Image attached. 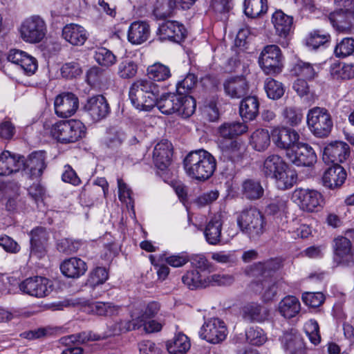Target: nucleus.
I'll list each match as a JSON object with an SVG mask.
<instances>
[{
    "label": "nucleus",
    "mask_w": 354,
    "mask_h": 354,
    "mask_svg": "<svg viewBox=\"0 0 354 354\" xmlns=\"http://www.w3.org/2000/svg\"><path fill=\"white\" fill-rule=\"evenodd\" d=\"M280 267L279 260L271 259L256 263L251 268V275L257 279L251 283V288L256 293L261 294L265 302L272 301L277 294V282L272 275Z\"/></svg>",
    "instance_id": "obj_1"
},
{
    "label": "nucleus",
    "mask_w": 354,
    "mask_h": 354,
    "mask_svg": "<svg viewBox=\"0 0 354 354\" xmlns=\"http://www.w3.org/2000/svg\"><path fill=\"white\" fill-rule=\"evenodd\" d=\"M182 164L187 177L198 182L209 179L216 168L215 158L204 149L189 152L183 159Z\"/></svg>",
    "instance_id": "obj_2"
},
{
    "label": "nucleus",
    "mask_w": 354,
    "mask_h": 354,
    "mask_svg": "<svg viewBox=\"0 0 354 354\" xmlns=\"http://www.w3.org/2000/svg\"><path fill=\"white\" fill-rule=\"evenodd\" d=\"M129 96L137 109L149 111L156 105L160 97L159 87L151 80H137L129 88Z\"/></svg>",
    "instance_id": "obj_3"
},
{
    "label": "nucleus",
    "mask_w": 354,
    "mask_h": 354,
    "mask_svg": "<svg viewBox=\"0 0 354 354\" xmlns=\"http://www.w3.org/2000/svg\"><path fill=\"white\" fill-rule=\"evenodd\" d=\"M240 230L251 241H257L264 233L266 221L263 214L256 207L241 210L236 217Z\"/></svg>",
    "instance_id": "obj_4"
},
{
    "label": "nucleus",
    "mask_w": 354,
    "mask_h": 354,
    "mask_svg": "<svg viewBox=\"0 0 354 354\" xmlns=\"http://www.w3.org/2000/svg\"><path fill=\"white\" fill-rule=\"evenodd\" d=\"M234 277L232 274H201L198 272L185 273L182 277L183 283L190 290L205 288L209 286H227L232 285Z\"/></svg>",
    "instance_id": "obj_5"
},
{
    "label": "nucleus",
    "mask_w": 354,
    "mask_h": 354,
    "mask_svg": "<svg viewBox=\"0 0 354 354\" xmlns=\"http://www.w3.org/2000/svg\"><path fill=\"white\" fill-rule=\"evenodd\" d=\"M306 120L309 129L317 138L327 137L333 125L328 111L319 106L313 107L308 111Z\"/></svg>",
    "instance_id": "obj_6"
},
{
    "label": "nucleus",
    "mask_w": 354,
    "mask_h": 354,
    "mask_svg": "<svg viewBox=\"0 0 354 354\" xmlns=\"http://www.w3.org/2000/svg\"><path fill=\"white\" fill-rule=\"evenodd\" d=\"M21 39L26 43L37 44L42 41L47 32L45 21L38 15L25 19L18 28Z\"/></svg>",
    "instance_id": "obj_7"
},
{
    "label": "nucleus",
    "mask_w": 354,
    "mask_h": 354,
    "mask_svg": "<svg viewBox=\"0 0 354 354\" xmlns=\"http://www.w3.org/2000/svg\"><path fill=\"white\" fill-rule=\"evenodd\" d=\"M51 133L61 142H74L84 136L85 127L80 120L60 121L52 127Z\"/></svg>",
    "instance_id": "obj_8"
},
{
    "label": "nucleus",
    "mask_w": 354,
    "mask_h": 354,
    "mask_svg": "<svg viewBox=\"0 0 354 354\" xmlns=\"http://www.w3.org/2000/svg\"><path fill=\"white\" fill-rule=\"evenodd\" d=\"M259 63L265 73H279L283 68V55L279 47L274 44L266 46L260 54Z\"/></svg>",
    "instance_id": "obj_9"
},
{
    "label": "nucleus",
    "mask_w": 354,
    "mask_h": 354,
    "mask_svg": "<svg viewBox=\"0 0 354 354\" xmlns=\"http://www.w3.org/2000/svg\"><path fill=\"white\" fill-rule=\"evenodd\" d=\"M271 137L275 146L286 151V154L293 151L300 142L298 132L289 127L276 128L272 130Z\"/></svg>",
    "instance_id": "obj_10"
},
{
    "label": "nucleus",
    "mask_w": 354,
    "mask_h": 354,
    "mask_svg": "<svg viewBox=\"0 0 354 354\" xmlns=\"http://www.w3.org/2000/svg\"><path fill=\"white\" fill-rule=\"evenodd\" d=\"M20 290L30 296L42 298L48 296L53 290L52 282L46 277H29L19 284Z\"/></svg>",
    "instance_id": "obj_11"
},
{
    "label": "nucleus",
    "mask_w": 354,
    "mask_h": 354,
    "mask_svg": "<svg viewBox=\"0 0 354 354\" xmlns=\"http://www.w3.org/2000/svg\"><path fill=\"white\" fill-rule=\"evenodd\" d=\"M347 236H338L333 241L334 259L342 265H348L353 259V252L349 237L354 236V230L346 231Z\"/></svg>",
    "instance_id": "obj_12"
},
{
    "label": "nucleus",
    "mask_w": 354,
    "mask_h": 354,
    "mask_svg": "<svg viewBox=\"0 0 354 354\" xmlns=\"http://www.w3.org/2000/svg\"><path fill=\"white\" fill-rule=\"evenodd\" d=\"M199 333L201 338L210 343L218 344L225 339L227 328L222 320L213 318L204 323Z\"/></svg>",
    "instance_id": "obj_13"
},
{
    "label": "nucleus",
    "mask_w": 354,
    "mask_h": 354,
    "mask_svg": "<svg viewBox=\"0 0 354 354\" xmlns=\"http://www.w3.org/2000/svg\"><path fill=\"white\" fill-rule=\"evenodd\" d=\"M286 158L299 167H310L317 162V155L313 149L303 142H299L293 151L287 153Z\"/></svg>",
    "instance_id": "obj_14"
},
{
    "label": "nucleus",
    "mask_w": 354,
    "mask_h": 354,
    "mask_svg": "<svg viewBox=\"0 0 354 354\" xmlns=\"http://www.w3.org/2000/svg\"><path fill=\"white\" fill-rule=\"evenodd\" d=\"M54 107L58 117L69 118L75 113L79 107L78 97L72 93H62L55 97Z\"/></svg>",
    "instance_id": "obj_15"
},
{
    "label": "nucleus",
    "mask_w": 354,
    "mask_h": 354,
    "mask_svg": "<svg viewBox=\"0 0 354 354\" xmlns=\"http://www.w3.org/2000/svg\"><path fill=\"white\" fill-rule=\"evenodd\" d=\"M84 111L90 115L92 120L100 121L105 118L110 112L109 105L106 98L102 95L89 97L84 105Z\"/></svg>",
    "instance_id": "obj_16"
},
{
    "label": "nucleus",
    "mask_w": 354,
    "mask_h": 354,
    "mask_svg": "<svg viewBox=\"0 0 354 354\" xmlns=\"http://www.w3.org/2000/svg\"><path fill=\"white\" fill-rule=\"evenodd\" d=\"M293 197L298 201L300 207L307 212H314L322 202L321 194L315 190L297 189Z\"/></svg>",
    "instance_id": "obj_17"
},
{
    "label": "nucleus",
    "mask_w": 354,
    "mask_h": 354,
    "mask_svg": "<svg viewBox=\"0 0 354 354\" xmlns=\"http://www.w3.org/2000/svg\"><path fill=\"white\" fill-rule=\"evenodd\" d=\"M174 148L172 144L167 140L157 143L153 151V162L159 169L164 171L171 164Z\"/></svg>",
    "instance_id": "obj_18"
},
{
    "label": "nucleus",
    "mask_w": 354,
    "mask_h": 354,
    "mask_svg": "<svg viewBox=\"0 0 354 354\" xmlns=\"http://www.w3.org/2000/svg\"><path fill=\"white\" fill-rule=\"evenodd\" d=\"M348 156L349 147L343 142H331L324 147L323 151V160L327 163L342 162Z\"/></svg>",
    "instance_id": "obj_19"
},
{
    "label": "nucleus",
    "mask_w": 354,
    "mask_h": 354,
    "mask_svg": "<svg viewBox=\"0 0 354 354\" xmlns=\"http://www.w3.org/2000/svg\"><path fill=\"white\" fill-rule=\"evenodd\" d=\"M8 59L12 63L19 66L26 73L29 75L33 74L37 69V62L36 59L27 53L20 50H10Z\"/></svg>",
    "instance_id": "obj_20"
},
{
    "label": "nucleus",
    "mask_w": 354,
    "mask_h": 354,
    "mask_svg": "<svg viewBox=\"0 0 354 354\" xmlns=\"http://www.w3.org/2000/svg\"><path fill=\"white\" fill-rule=\"evenodd\" d=\"M21 158L24 163L22 169L28 171L32 177L38 178L42 175L46 167L44 151H34L28 156L27 159L25 160L24 156H21Z\"/></svg>",
    "instance_id": "obj_21"
},
{
    "label": "nucleus",
    "mask_w": 354,
    "mask_h": 354,
    "mask_svg": "<svg viewBox=\"0 0 354 354\" xmlns=\"http://www.w3.org/2000/svg\"><path fill=\"white\" fill-rule=\"evenodd\" d=\"M62 38L73 46H82L88 38L85 28L77 24H68L62 28Z\"/></svg>",
    "instance_id": "obj_22"
},
{
    "label": "nucleus",
    "mask_w": 354,
    "mask_h": 354,
    "mask_svg": "<svg viewBox=\"0 0 354 354\" xmlns=\"http://www.w3.org/2000/svg\"><path fill=\"white\" fill-rule=\"evenodd\" d=\"M283 349L288 354H303L305 344L299 334L291 330L285 332L279 338Z\"/></svg>",
    "instance_id": "obj_23"
},
{
    "label": "nucleus",
    "mask_w": 354,
    "mask_h": 354,
    "mask_svg": "<svg viewBox=\"0 0 354 354\" xmlns=\"http://www.w3.org/2000/svg\"><path fill=\"white\" fill-rule=\"evenodd\" d=\"M225 93L232 98H241L245 95L249 90L248 83L243 77H233L223 83Z\"/></svg>",
    "instance_id": "obj_24"
},
{
    "label": "nucleus",
    "mask_w": 354,
    "mask_h": 354,
    "mask_svg": "<svg viewBox=\"0 0 354 354\" xmlns=\"http://www.w3.org/2000/svg\"><path fill=\"white\" fill-rule=\"evenodd\" d=\"M23 159L19 155H12L5 151L0 155V176H8L19 171L23 167Z\"/></svg>",
    "instance_id": "obj_25"
},
{
    "label": "nucleus",
    "mask_w": 354,
    "mask_h": 354,
    "mask_svg": "<svg viewBox=\"0 0 354 354\" xmlns=\"http://www.w3.org/2000/svg\"><path fill=\"white\" fill-rule=\"evenodd\" d=\"M346 174L342 167L335 164L325 171L322 177L323 185L329 189L339 187L344 183Z\"/></svg>",
    "instance_id": "obj_26"
},
{
    "label": "nucleus",
    "mask_w": 354,
    "mask_h": 354,
    "mask_svg": "<svg viewBox=\"0 0 354 354\" xmlns=\"http://www.w3.org/2000/svg\"><path fill=\"white\" fill-rule=\"evenodd\" d=\"M60 268L62 273L68 278H78L87 270L86 263L76 257L65 260L61 264Z\"/></svg>",
    "instance_id": "obj_27"
},
{
    "label": "nucleus",
    "mask_w": 354,
    "mask_h": 354,
    "mask_svg": "<svg viewBox=\"0 0 354 354\" xmlns=\"http://www.w3.org/2000/svg\"><path fill=\"white\" fill-rule=\"evenodd\" d=\"M150 35L149 26L144 21L133 22L128 30V40L133 44H141Z\"/></svg>",
    "instance_id": "obj_28"
},
{
    "label": "nucleus",
    "mask_w": 354,
    "mask_h": 354,
    "mask_svg": "<svg viewBox=\"0 0 354 354\" xmlns=\"http://www.w3.org/2000/svg\"><path fill=\"white\" fill-rule=\"evenodd\" d=\"M243 318L250 322H262L267 319L268 311L257 303H249L242 308Z\"/></svg>",
    "instance_id": "obj_29"
},
{
    "label": "nucleus",
    "mask_w": 354,
    "mask_h": 354,
    "mask_svg": "<svg viewBox=\"0 0 354 354\" xmlns=\"http://www.w3.org/2000/svg\"><path fill=\"white\" fill-rule=\"evenodd\" d=\"M288 165L279 155H269L263 161L261 171L267 178H272Z\"/></svg>",
    "instance_id": "obj_30"
},
{
    "label": "nucleus",
    "mask_w": 354,
    "mask_h": 354,
    "mask_svg": "<svg viewBox=\"0 0 354 354\" xmlns=\"http://www.w3.org/2000/svg\"><path fill=\"white\" fill-rule=\"evenodd\" d=\"M272 22L277 34L281 37H286L292 30L293 18L281 10H277L272 15Z\"/></svg>",
    "instance_id": "obj_31"
},
{
    "label": "nucleus",
    "mask_w": 354,
    "mask_h": 354,
    "mask_svg": "<svg viewBox=\"0 0 354 354\" xmlns=\"http://www.w3.org/2000/svg\"><path fill=\"white\" fill-rule=\"evenodd\" d=\"M223 221L221 214L214 215L207 223L204 234L206 241L211 245H216L221 241Z\"/></svg>",
    "instance_id": "obj_32"
},
{
    "label": "nucleus",
    "mask_w": 354,
    "mask_h": 354,
    "mask_svg": "<svg viewBox=\"0 0 354 354\" xmlns=\"http://www.w3.org/2000/svg\"><path fill=\"white\" fill-rule=\"evenodd\" d=\"M259 102L257 97H245L240 104L239 113L245 120H253L259 114Z\"/></svg>",
    "instance_id": "obj_33"
},
{
    "label": "nucleus",
    "mask_w": 354,
    "mask_h": 354,
    "mask_svg": "<svg viewBox=\"0 0 354 354\" xmlns=\"http://www.w3.org/2000/svg\"><path fill=\"white\" fill-rule=\"evenodd\" d=\"M297 175L295 171L290 169L288 165L283 169L274 178L275 184L279 189L285 190L291 188L295 184Z\"/></svg>",
    "instance_id": "obj_34"
},
{
    "label": "nucleus",
    "mask_w": 354,
    "mask_h": 354,
    "mask_svg": "<svg viewBox=\"0 0 354 354\" xmlns=\"http://www.w3.org/2000/svg\"><path fill=\"white\" fill-rule=\"evenodd\" d=\"M300 310V302L294 296L284 297L279 304V311L286 318H292Z\"/></svg>",
    "instance_id": "obj_35"
},
{
    "label": "nucleus",
    "mask_w": 354,
    "mask_h": 354,
    "mask_svg": "<svg viewBox=\"0 0 354 354\" xmlns=\"http://www.w3.org/2000/svg\"><path fill=\"white\" fill-rule=\"evenodd\" d=\"M248 129V126L243 122H225L219 127L218 133L221 137L232 140L234 137L245 133Z\"/></svg>",
    "instance_id": "obj_36"
},
{
    "label": "nucleus",
    "mask_w": 354,
    "mask_h": 354,
    "mask_svg": "<svg viewBox=\"0 0 354 354\" xmlns=\"http://www.w3.org/2000/svg\"><path fill=\"white\" fill-rule=\"evenodd\" d=\"M264 189L260 181L254 179H247L242 184V194L249 200H257L263 195Z\"/></svg>",
    "instance_id": "obj_37"
},
{
    "label": "nucleus",
    "mask_w": 354,
    "mask_h": 354,
    "mask_svg": "<svg viewBox=\"0 0 354 354\" xmlns=\"http://www.w3.org/2000/svg\"><path fill=\"white\" fill-rule=\"evenodd\" d=\"M330 74L334 80L353 79L354 77V64L333 63L330 66Z\"/></svg>",
    "instance_id": "obj_38"
},
{
    "label": "nucleus",
    "mask_w": 354,
    "mask_h": 354,
    "mask_svg": "<svg viewBox=\"0 0 354 354\" xmlns=\"http://www.w3.org/2000/svg\"><path fill=\"white\" fill-rule=\"evenodd\" d=\"M270 138L272 137L268 130L259 129L251 135L250 144L255 150L263 151L270 145Z\"/></svg>",
    "instance_id": "obj_39"
},
{
    "label": "nucleus",
    "mask_w": 354,
    "mask_h": 354,
    "mask_svg": "<svg viewBox=\"0 0 354 354\" xmlns=\"http://www.w3.org/2000/svg\"><path fill=\"white\" fill-rule=\"evenodd\" d=\"M348 12L347 11H334L328 16L330 24L338 32H348L351 30Z\"/></svg>",
    "instance_id": "obj_40"
},
{
    "label": "nucleus",
    "mask_w": 354,
    "mask_h": 354,
    "mask_svg": "<svg viewBox=\"0 0 354 354\" xmlns=\"http://www.w3.org/2000/svg\"><path fill=\"white\" fill-rule=\"evenodd\" d=\"M291 71L295 75L306 80H313L317 74L314 65L301 60H299L293 66Z\"/></svg>",
    "instance_id": "obj_41"
},
{
    "label": "nucleus",
    "mask_w": 354,
    "mask_h": 354,
    "mask_svg": "<svg viewBox=\"0 0 354 354\" xmlns=\"http://www.w3.org/2000/svg\"><path fill=\"white\" fill-rule=\"evenodd\" d=\"M267 0H245L244 12L251 18H256L267 12Z\"/></svg>",
    "instance_id": "obj_42"
},
{
    "label": "nucleus",
    "mask_w": 354,
    "mask_h": 354,
    "mask_svg": "<svg viewBox=\"0 0 354 354\" xmlns=\"http://www.w3.org/2000/svg\"><path fill=\"white\" fill-rule=\"evenodd\" d=\"M191 264L195 269L186 273L198 272L201 274L210 275L214 270V266L203 254H196L191 257Z\"/></svg>",
    "instance_id": "obj_43"
},
{
    "label": "nucleus",
    "mask_w": 354,
    "mask_h": 354,
    "mask_svg": "<svg viewBox=\"0 0 354 354\" xmlns=\"http://www.w3.org/2000/svg\"><path fill=\"white\" fill-rule=\"evenodd\" d=\"M196 101L193 97L183 94L178 95V115L187 118L191 116L196 109Z\"/></svg>",
    "instance_id": "obj_44"
},
{
    "label": "nucleus",
    "mask_w": 354,
    "mask_h": 354,
    "mask_svg": "<svg viewBox=\"0 0 354 354\" xmlns=\"http://www.w3.org/2000/svg\"><path fill=\"white\" fill-rule=\"evenodd\" d=\"M284 122L291 127L298 126L303 120V113L301 109L295 106H286L282 111Z\"/></svg>",
    "instance_id": "obj_45"
},
{
    "label": "nucleus",
    "mask_w": 354,
    "mask_h": 354,
    "mask_svg": "<svg viewBox=\"0 0 354 354\" xmlns=\"http://www.w3.org/2000/svg\"><path fill=\"white\" fill-rule=\"evenodd\" d=\"M177 97L175 93H169L162 95L160 100H157V106L158 109L165 115H170L176 111V105L177 104L175 101Z\"/></svg>",
    "instance_id": "obj_46"
},
{
    "label": "nucleus",
    "mask_w": 354,
    "mask_h": 354,
    "mask_svg": "<svg viewBox=\"0 0 354 354\" xmlns=\"http://www.w3.org/2000/svg\"><path fill=\"white\" fill-rule=\"evenodd\" d=\"M264 88L269 98L278 100L284 94L282 84L271 77H268L264 82Z\"/></svg>",
    "instance_id": "obj_47"
},
{
    "label": "nucleus",
    "mask_w": 354,
    "mask_h": 354,
    "mask_svg": "<svg viewBox=\"0 0 354 354\" xmlns=\"http://www.w3.org/2000/svg\"><path fill=\"white\" fill-rule=\"evenodd\" d=\"M147 75L154 81H163L171 76V73L167 66L160 63H155L147 68Z\"/></svg>",
    "instance_id": "obj_48"
},
{
    "label": "nucleus",
    "mask_w": 354,
    "mask_h": 354,
    "mask_svg": "<svg viewBox=\"0 0 354 354\" xmlns=\"http://www.w3.org/2000/svg\"><path fill=\"white\" fill-rule=\"evenodd\" d=\"M61 328L58 327L46 326L35 330L24 332L21 336L26 339L32 340L57 334Z\"/></svg>",
    "instance_id": "obj_49"
},
{
    "label": "nucleus",
    "mask_w": 354,
    "mask_h": 354,
    "mask_svg": "<svg viewBox=\"0 0 354 354\" xmlns=\"http://www.w3.org/2000/svg\"><path fill=\"white\" fill-rule=\"evenodd\" d=\"M354 52V39L345 37L336 44L334 53L337 57H346Z\"/></svg>",
    "instance_id": "obj_50"
},
{
    "label": "nucleus",
    "mask_w": 354,
    "mask_h": 354,
    "mask_svg": "<svg viewBox=\"0 0 354 354\" xmlns=\"http://www.w3.org/2000/svg\"><path fill=\"white\" fill-rule=\"evenodd\" d=\"M95 60L101 66L109 67L116 62L115 55L106 48H100L95 52Z\"/></svg>",
    "instance_id": "obj_51"
},
{
    "label": "nucleus",
    "mask_w": 354,
    "mask_h": 354,
    "mask_svg": "<svg viewBox=\"0 0 354 354\" xmlns=\"http://www.w3.org/2000/svg\"><path fill=\"white\" fill-rule=\"evenodd\" d=\"M177 25L175 21L168 20L160 26L158 33L161 41L169 40L176 42V28Z\"/></svg>",
    "instance_id": "obj_52"
},
{
    "label": "nucleus",
    "mask_w": 354,
    "mask_h": 354,
    "mask_svg": "<svg viewBox=\"0 0 354 354\" xmlns=\"http://www.w3.org/2000/svg\"><path fill=\"white\" fill-rule=\"evenodd\" d=\"M222 150L230 156L231 158H239L244 150L243 146L237 140H228L221 142Z\"/></svg>",
    "instance_id": "obj_53"
},
{
    "label": "nucleus",
    "mask_w": 354,
    "mask_h": 354,
    "mask_svg": "<svg viewBox=\"0 0 354 354\" xmlns=\"http://www.w3.org/2000/svg\"><path fill=\"white\" fill-rule=\"evenodd\" d=\"M330 36L329 34L321 30H314L311 32L307 39L306 44L313 49L318 48L329 41Z\"/></svg>",
    "instance_id": "obj_54"
},
{
    "label": "nucleus",
    "mask_w": 354,
    "mask_h": 354,
    "mask_svg": "<svg viewBox=\"0 0 354 354\" xmlns=\"http://www.w3.org/2000/svg\"><path fill=\"white\" fill-rule=\"evenodd\" d=\"M137 70V65L133 61L124 60L120 63L118 74L121 78L129 79L136 75Z\"/></svg>",
    "instance_id": "obj_55"
},
{
    "label": "nucleus",
    "mask_w": 354,
    "mask_h": 354,
    "mask_svg": "<svg viewBox=\"0 0 354 354\" xmlns=\"http://www.w3.org/2000/svg\"><path fill=\"white\" fill-rule=\"evenodd\" d=\"M246 339L252 345L260 346L267 339L266 334L260 328H250L246 331Z\"/></svg>",
    "instance_id": "obj_56"
},
{
    "label": "nucleus",
    "mask_w": 354,
    "mask_h": 354,
    "mask_svg": "<svg viewBox=\"0 0 354 354\" xmlns=\"http://www.w3.org/2000/svg\"><path fill=\"white\" fill-rule=\"evenodd\" d=\"M304 330L313 344L317 345L320 342L321 336L319 334V327L315 320L310 319L308 321L304 324Z\"/></svg>",
    "instance_id": "obj_57"
},
{
    "label": "nucleus",
    "mask_w": 354,
    "mask_h": 354,
    "mask_svg": "<svg viewBox=\"0 0 354 354\" xmlns=\"http://www.w3.org/2000/svg\"><path fill=\"white\" fill-rule=\"evenodd\" d=\"M124 139L123 133L111 129L107 132L104 144L108 148L115 149L119 147Z\"/></svg>",
    "instance_id": "obj_58"
},
{
    "label": "nucleus",
    "mask_w": 354,
    "mask_h": 354,
    "mask_svg": "<svg viewBox=\"0 0 354 354\" xmlns=\"http://www.w3.org/2000/svg\"><path fill=\"white\" fill-rule=\"evenodd\" d=\"M82 72L80 64L75 62L66 63L61 68L62 77L66 79L75 78L80 75Z\"/></svg>",
    "instance_id": "obj_59"
},
{
    "label": "nucleus",
    "mask_w": 354,
    "mask_h": 354,
    "mask_svg": "<svg viewBox=\"0 0 354 354\" xmlns=\"http://www.w3.org/2000/svg\"><path fill=\"white\" fill-rule=\"evenodd\" d=\"M324 295L320 292H306L302 295L303 301L313 308L320 306L324 301Z\"/></svg>",
    "instance_id": "obj_60"
},
{
    "label": "nucleus",
    "mask_w": 354,
    "mask_h": 354,
    "mask_svg": "<svg viewBox=\"0 0 354 354\" xmlns=\"http://www.w3.org/2000/svg\"><path fill=\"white\" fill-rule=\"evenodd\" d=\"M80 243L77 241H73L69 239H64L59 241L57 243V250L66 254H73L78 250L80 247Z\"/></svg>",
    "instance_id": "obj_61"
},
{
    "label": "nucleus",
    "mask_w": 354,
    "mask_h": 354,
    "mask_svg": "<svg viewBox=\"0 0 354 354\" xmlns=\"http://www.w3.org/2000/svg\"><path fill=\"white\" fill-rule=\"evenodd\" d=\"M218 195L219 194L218 191L211 190L198 196L194 200V203L198 207H203L216 201L218 198Z\"/></svg>",
    "instance_id": "obj_62"
},
{
    "label": "nucleus",
    "mask_w": 354,
    "mask_h": 354,
    "mask_svg": "<svg viewBox=\"0 0 354 354\" xmlns=\"http://www.w3.org/2000/svg\"><path fill=\"white\" fill-rule=\"evenodd\" d=\"M119 198L122 202H126L129 205L133 206V200L131 198L132 191L127 185L121 179H118Z\"/></svg>",
    "instance_id": "obj_63"
},
{
    "label": "nucleus",
    "mask_w": 354,
    "mask_h": 354,
    "mask_svg": "<svg viewBox=\"0 0 354 354\" xmlns=\"http://www.w3.org/2000/svg\"><path fill=\"white\" fill-rule=\"evenodd\" d=\"M140 354H162L161 350L156 344L149 340L142 341L138 344Z\"/></svg>",
    "instance_id": "obj_64"
}]
</instances>
